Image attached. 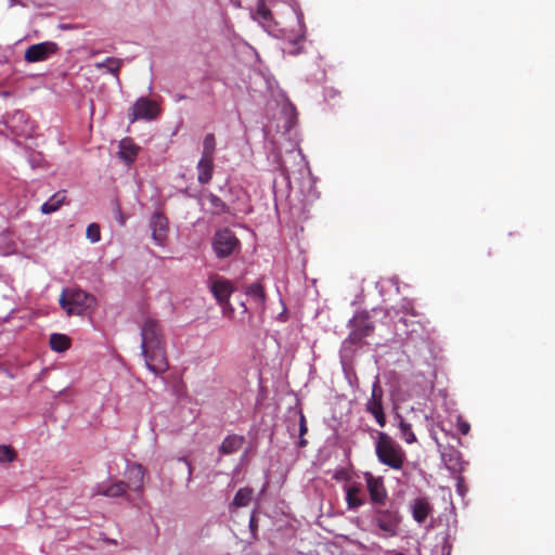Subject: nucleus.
Instances as JSON below:
<instances>
[{
    "label": "nucleus",
    "mask_w": 555,
    "mask_h": 555,
    "mask_svg": "<svg viewBox=\"0 0 555 555\" xmlns=\"http://www.w3.org/2000/svg\"><path fill=\"white\" fill-rule=\"evenodd\" d=\"M141 353L146 367L154 374H163L169 369L166 352V338L159 320L146 315L140 325Z\"/></svg>",
    "instance_id": "obj_1"
},
{
    "label": "nucleus",
    "mask_w": 555,
    "mask_h": 555,
    "mask_svg": "<svg viewBox=\"0 0 555 555\" xmlns=\"http://www.w3.org/2000/svg\"><path fill=\"white\" fill-rule=\"evenodd\" d=\"M375 454L380 464L393 470H401L406 461L403 448L385 431H377Z\"/></svg>",
    "instance_id": "obj_2"
},
{
    "label": "nucleus",
    "mask_w": 555,
    "mask_h": 555,
    "mask_svg": "<svg viewBox=\"0 0 555 555\" xmlns=\"http://www.w3.org/2000/svg\"><path fill=\"white\" fill-rule=\"evenodd\" d=\"M59 302L68 315H81L94 305L95 299L82 289L65 288L60 295Z\"/></svg>",
    "instance_id": "obj_3"
},
{
    "label": "nucleus",
    "mask_w": 555,
    "mask_h": 555,
    "mask_svg": "<svg viewBox=\"0 0 555 555\" xmlns=\"http://www.w3.org/2000/svg\"><path fill=\"white\" fill-rule=\"evenodd\" d=\"M209 288L218 304L222 306L223 312L231 315L233 308L229 302V298L235 289L233 284L222 276L212 275L209 278Z\"/></svg>",
    "instance_id": "obj_4"
},
{
    "label": "nucleus",
    "mask_w": 555,
    "mask_h": 555,
    "mask_svg": "<svg viewBox=\"0 0 555 555\" xmlns=\"http://www.w3.org/2000/svg\"><path fill=\"white\" fill-rule=\"evenodd\" d=\"M238 247L240 241L230 229H220L212 237V248L218 258L231 256Z\"/></svg>",
    "instance_id": "obj_5"
},
{
    "label": "nucleus",
    "mask_w": 555,
    "mask_h": 555,
    "mask_svg": "<svg viewBox=\"0 0 555 555\" xmlns=\"http://www.w3.org/2000/svg\"><path fill=\"white\" fill-rule=\"evenodd\" d=\"M401 517L396 509H377L374 513L373 522L387 535L398 533Z\"/></svg>",
    "instance_id": "obj_6"
},
{
    "label": "nucleus",
    "mask_w": 555,
    "mask_h": 555,
    "mask_svg": "<svg viewBox=\"0 0 555 555\" xmlns=\"http://www.w3.org/2000/svg\"><path fill=\"white\" fill-rule=\"evenodd\" d=\"M366 411L371 413L376 423L384 427L386 425V416L383 408V388L378 378L375 379L372 386V395L365 404Z\"/></svg>",
    "instance_id": "obj_7"
},
{
    "label": "nucleus",
    "mask_w": 555,
    "mask_h": 555,
    "mask_svg": "<svg viewBox=\"0 0 555 555\" xmlns=\"http://www.w3.org/2000/svg\"><path fill=\"white\" fill-rule=\"evenodd\" d=\"M59 51V46L53 41H43L27 48L24 59L28 63L42 62L54 55Z\"/></svg>",
    "instance_id": "obj_8"
},
{
    "label": "nucleus",
    "mask_w": 555,
    "mask_h": 555,
    "mask_svg": "<svg viewBox=\"0 0 555 555\" xmlns=\"http://www.w3.org/2000/svg\"><path fill=\"white\" fill-rule=\"evenodd\" d=\"M352 326L353 328L347 340L354 345L361 344L365 337L372 335L374 332V324L365 314L354 317L352 320Z\"/></svg>",
    "instance_id": "obj_9"
},
{
    "label": "nucleus",
    "mask_w": 555,
    "mask_h": 555,
    "mask_svg": "<svg viewBox=\"0 0 555 555\" xmlns=\"http://www.w3.org/2000/svg\"><path fill=\"white\" fill-rule=\"evenodd\" d=\"M159 107L155 101L147 98H140L132 106L130 121L134 122L138 119H154L159 115Z\"/></svg>",
    "instance_id": "obj_10"
},
{
    "label": "nucleus",
    "mask_w": 555,
    "mask_h": 555,
    "mask_svg": "<svg viewBox=\"0 0 555 555\" xmlns=\"http://www.w3.org/2000/svg\"><path fill=\"white\" fill-rule=\"evenodd\" d=\"M370 499L375 504H384L387 500V490L382 477H375L371 473L364 474Z\"/></svg>",
    "instance_id": "obj_11"
},
{
    "label": "nucleus",
    "mask_w": 555,
    "mask_h": 555,
    "mask_svg": "<svg viewBox=\"0 0 555 555\" xmlns=\"http://www.w3.org/2000/svg\"><path fill=\"white\" fill-rule=\"evenodd\" d=\"M152 237L157 245H163L168 232V219L159 212L153 215L150 223Z\"/></svg>",
    "instance_id": "obj_12"
},
{
    "label": "nucleus",
    "mask_w": 555,
    "mask_h": 555,
    "mask_svg": "<svg viewBox=\"0 0 555 555\" xmlns=\"http://www.w3.org/2000/svg\"><path fill=\"white\" fill-rule=\"evenodd\" d=\"M413 519L417 524H423L433 512L431 504L425 498H417L411 504Z\"/></svg>",
    "instance_id": "obj_13"
},
{
    "label": "nucleus",
    "mask_w": 555,
    "mask_h": 555,
    "mask_svg": "<svg viewBox=\"0 0 555 555\" xmlns=\"http://www.w3.org/2000/svg\"><path fill=\"white\" fill-rule=\"evenodd\" d=\"M214 158L202 156L197 163V181L201 184H207L212 179L214 175Z\"/></svg>",
    "instance_id": "obj_14"
},
{
    "label": "nucleus",
    "mask_w": 555,
    "mask_h": 555,
    "mask_svg": "<svg viewBox=\"0 0 555 555\" xmlns=\"http://www.w3.org/2000/svg\"><path fill=\"white\" fill-rule=\"evenodd\" d=\"M245 438L240 435L227 436L219 447V453L221 455H230L237 452L244 444Z\"/></svg>",
    "instance_id": "obj_15"
},
{
    "label": "nucleus",
    "mask_w": 555,
    "mask_h": 555,
    "mask_svg": "<svg viewBox=\"0 0 555 555\" xmlns=\"http://www.w3.org/2000/svg\"><path fill=\"white\" fill-rule=\"evenodd\" d=\"M360 494L361 488L358 485H350L346 487V503L348 509H357L364 504Z\"/></svg>",
    "instance_id": "obj_16"
},
{
    "label": "nucleus",
    "mask_w": 555,
    "mask_h": 555,
    "mask_svg": "<svg viewBox=\"0 0 555 555\" xmlns=\"http://www.w3.org/2000/svg\"><path fill=\"white\" fill-rule=\"evenodd\" d=\"M128 488H129V483H127L125 481H116L103 490L101 489V487H98L95 494L104 495V496H108V498H119L126 493Z\"/></svg>",
    "instance_id": "obj_17"
},
{
    "label": "nucleus",
    "mask_w": 555,
    "mask_h": 555,
    "mask_svg": "<svg viewBox=\"0 0 555 555\" xmlns=\"http://www.w3.org/2000/svg\"><path fill=\"white\" fill-rule=\"evenodd\" d=\"M66 195L64 191L56 192L52 195L49 201L42 204L41 212L42 214H51L56 211L65 202Z\"/></svg>",
    "instance_id": "obj_18"
},
{
    "label": "nucleus",
    "mask_w": 555,
    "mask_h": 555,
    "mask_svg": "<svg viewBox=\"0 0 555 555\" xmlns=\"http://www.w3.org/2000/svg\"><path fill=\"white\" fill-rule=\"evenodd\" d=\"M50 348L56 352H64L70 347V338L65 334L54 333L50 336Z\"/></svg>",
    "instance_id": "obj_19"
},
{
    "label": "nucleus",
    "mask_w": 555,
    "mask_h": 555,
    "mask_svg": "<svg viewBox=\"0 0 555 555\" xmlns=\"http://www.w3.org/2000/svg\"><path fill=\"white\" fill-rule=\"evenodd\" d=\"M139 147L134 145L130 140L120 141L119 156L127 163H132L138 154Z\"/></svg>",
    "instance_id": "obj_20"
},
{
    "label": "nucleus",
    "mask_w": 555,
    "mask_h": 555,
    "mask_svg": "<svg viewBox=\"0 0 555 555\" xmlns=\"http://www.w3.org/2000/svg\"><path fill=\"white\" fill-rule=\"evenodd\" d=\"M253 489L250 488H241L235 493L232 505L235 507H245L247 506L253 498Z\"/></svg>",
    "instance_id": "obj_21"
},
{
    "label": "nucleus",
    "mask_w": 555,
    "mask_h": 555,
    "mask_svg": "<svg viewBox=\"0 0 555 555\" xmlns=\"http://www.w3.org/2000/svg\"><path fill=\"white\" fill-rule=\"evenodd\" d=\"M398 427L400 430V437L405 443L412 444L417 441L416 436L412 430V425L410 423L405 422L403 418L400 417Z\"/></svg>",
    "instance_id": "obj_22"
},
{
    "label": "nucleus",
    "mask_w": 555,
    "mask_h": 555,
    "mask_svg": "<svg viewBox=\"0 0 555 555\" xmlns=\"http://www.w3.org/2000/svg\"><path fill=\"white\" fill-rule=\"evenodd\" d=\"M121 65V60L115 57H107L105 61L96 63L95 67L98 69L105 68L108 73L118 76Z\"/></svg>",
    "instance_id": "obj_23"
},
{
    "label": "nucleus",
    "mask_w": 555,
    "mask_h": 555,
    "mask_svg": "<svg viewBox=\"0 0 555 555\" xmlns=\"http://www.w3.org/2000/svg\"><path fill=\"white\" fill-rule=\"evenodd\" d=\"M246 294L250 296L258 305H263L266 294L261 284L254 283L248 286Z\"/></svg>",
    "instance_id": "obj_24"
},
{
    "label": "nucleus",
    "mask_w": 555,
    "mask_h": 555,
    "mask_svg": "<svg viewBox=\"0 0 555 555\" xmlns=\"http://www.w3.org/2000/svg\"><path fill=\"white\" fill-rule=\"evenodd\" d=\"M129 474L132 476L131 479H135L133 481V489L140 490L142 488L143 477H144V469L143 466L140 464H133L129 467Z\"/></svg>",
    "instance_id": "obj_25"
},
{
    "label": "nucleus",
    "mask_w": 555,
    "mask_h": 555,
    "mask_svg": "<svg viewBox=\"0 0 555 555\" xmlns=\"http://www.w3.org/2000/svg\"><path fill=\"white\" fill-rule=\"evenodd\" d=\"M216 150V139L214 133H207L204 138L203 142V153L202 156L204 157H212Z\"/></svg>",
    "instance_id": "obj_26"
},
{
    "label": "nucleus",
    "mask_w": 555,
    "mask_h": 555,
    "mask_svg": "<svg viewBox=\"0 0 555 555\" xmlns=\"http://www.w3.org/2000/svg\"><path fill=\"white\" fill-rule=\"evenodd\" d=\"M207 199L210 204V209L214 214L220 215L227 211L228 207L225 203L217 195L210 193L207 196Z\"/></svg>",
    "instance_id": "obj_27"
},
{
    "label": "nucleus",
    "mask_w": 555,
    "mask_h": 555,
    "mask_svg": "<svg viewBox=\"0 0 555 555\" xmlns=\"http://www.w3.org/2000/svg\"><path fill=\"white\" fill-rule=\"evenodd\" d=\"M16 456V451L12 447L0 446V463H12Z\"/></svg>",
    "instance_id": "obj_28"
},
{
    "label": "nucleus",
    "mask_w": 555,
    "mask_h": 555,
    "mask_svg": "<svg viewBox=\"0 0 555 555\" xmlns=\"http://www.w3.org/2000/svg\"><path fill=\"white\" fill-rule=\"evenodd\" d=\"M86 236L92 243L99 242L101 240L100 225L96 223L89 224L86 231Z\"/></svg>",
    "instance_id": "obj_29"
},
{
    "label": "nucleus",
    "mask_w": 555,
    "mask_h": 555,
    "mask_svg": "<svg viewBox=\"0 0 555 555\" xmlns=\"http://www.w3.org/2000/svg\"><path fill=\"white\" fill-rule=\"evenodd\" d=\"M257 14L263 20V21H271L272 14L269 8L264 4L263 1L259 2L257 5Z\"/></svg>",
    "instance_id": "obj_30"
},
{
    "label": "nucleus",
    "mask_w": 555,
    "mask_h": 555,
    "mask_svg": "<svg viewBox=\"0 0 555 555\" xmlns=\"http://www.w3.org/2000/svg\"><path fill=\"white\" fill-rule=\"evenodd\" d=\"M402 311L408 313V314H411L412 317H417L418 313L416 312V310L414 309L413 305L411 302H406L402 306Z\"/></svg>",
    "instance_id": "obj_31"
},
{
    "label": "nucleus",
    "mask_w": 555,
    "mask_h": 555,
    "mask_svg": "<svg viewBox=\"0 0 555 555\" xmlns=\"http://www.w3.org/2000/svg\"><path fill=\"white\" fill-rule=\"evenodd\" d=\"M307 431H308V427H307V423H306V417L304 414H300L299 434L302 437Z\"/></svg>",
    "instance_id": "obj_32"
},
{
    "label": "nucleus",
    "mask_w": 555,
    "mask_h": 555,
    "mask_svg": "<svg viewBox=\"0 0 555 555\" xmlns=\"http://www.w3.org/2000/svg\"><path fill=\"white\" fill-rule=\"evenodd\" d=\"M460 430L463 435H467L469 431V425L467 423H464L460 426Z\"/></svg>",
    "instance_id": "obj_33"
},
{
    "label": "nucleus",
    "mask_w": 555,
    "mask_h": 555,
    "mask_svg": "<svg viewBox=\"0 0 555 555\" xmlns=\"http://www.w3.org/2000/svg\"><path fill=\"white\" fill-rule=\"evenodd\" d=\"M249 527L253 532L257 529V524L254 515L250 517Z\"/></svg>",
    "instance_id": "obj_34"
},
{
    "label": "nucleus",
    "mask_w": 555,
    "mask_h": 555,
    "mask_svg": "<svg viewBox=\"0 0 555 555\" xmlns=\"http://www.w3.org/2000/svg\"><path fill=\"white\" fill-rule=\"evenodd\" d=\"M299 444L300 447H304L306 444V440L301 439Z\"/></svg>",
    "instance_id": "obj_35"
},
{
    "label": "nucleus",
    "mask_w": 555,
    "mask_h": 555,
    "mask_svg": "<svg viewBox=\"0 0 555 555\" xmlns=\"http://www.w3.org/2000/svg\"><path fill=\"white\" fill-rule=\"evenodd\" d=\"M400 321H401L404 325H406V324H408V323H406V319H401Z\"/></svg>",
    "instance_id": "obj_36"
},
{
    "label": "nucleus",
    "mask_w": 555,
    "mask_h": 555,
    "mask_svg": "<svg viewBox=\"0 0 555 555\" xmlns=\"http://www.w3.org/2000/svg\"><path fill=\"white\" fill-rule=\"evenodd\" d=\"M189 473H190V474L192 473V466H191V464H189Z\"/></svg>",
    "instance_id": "obj_37"
},
{
    "label": "nucleus",
    "mask_w": 555,
    "mask_h": 555,
    "mask_svg": "<svg viewBox=\"0 0 555 555\" xmlns=\"http://www.w3.org/2000/svg\"><path fill=\"white\" fill-rule=\"evenodd\" d=\"M395 555H404V554H403V553H399V552H398V553H395Z\"/></svg>",
    "instance_id": "obj_38"
}]
</instances>
